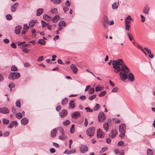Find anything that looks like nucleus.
<instances>
[{"label":"nucleus","instance_id":"1","mask_svg":"<svg viewBox=\"0 0 155 155\" xmlns=\"http://www.w3.org/2000/svg\"><path fill=\"white\" fill-rule=\"evenodd\" d=\"M124 64L123 61L121 59L113 60L112 64L114 69V72L117 73L121 71L124 73H128L130 71V70L126 65H123Z\"/></svg>","mask_w":155,"mask_h":155},{"label":"nucleus","instance_id":"2","mask_svg":"<svg viewBox=\"0 0 155 155\" xmlns=\"http://www.w3.org/2000/svg\"><path fill=\"white\" fill-rule=\"evenodd\" d=\"M20 73L18 72H12L10 73L8 78L10 79L13 80L19 78L20 77Z\"/></svg>","mask_w":155,"mask_h":155},{"label":"nucleus","instance_id":"3","mask_svg":"<svg viewBox=\"0 0 155 155\" xmlns=\"http://www.w3.org/2000/svg\"><path fill=\"white\" fill-rule=\"evenodd\" d=\"M95 128L91 127L88 128L86 131V134L89 137L93 136L94 134Z\"/></svg>","mask_w":155,"mask_h":155},{"label":"nucleus","instance_id":"4","mask_svg":"<svg viewBox=\"0 0 155 155\" xmlns=\"http://www.w3.org/2000/svg\"><path fill=\"white\" fill-rule=\"evenodd\" d=\"M126 126L124 123L120 124L119 126V131L120 133H125Z\"/></svg>","mask_w":155,"mask_h":155},{"label":"nucleus","instance_id":"5","mask_svg":"<svg viewBox=\"0 0 155 155\" xmlns=\"http://www.w3.org/2000/svg\"><path fill=\"white\" fill-rule=\"evenodd\" d=\"M98 121L99 122H103L105 119L106 117L105 114L103 112H101L98 114Z\"/></svg>","mask_w":155,"mask_h":155},{"label":"nucleus","instance_id":"6","mask_svg":"<svg viewBox=\"0 0 155 155\" xmlns=\"http://www.w3.org/2000/svg\"><path fill=\"white\" fill-rule=\"evenodd\" d=\"M126 73L121 71L119 73L120 76L121 80L123 81H125L127 78V75Z\"/></svg>","mask_w":155,"mask_h":155},{"label":"nucleus","instance_id":"7","mask_svg":"<svg viewBox=\"0 0 155 155\" xmlns=\"http://www.w3.org/2000/svg\"><path fill=\"white\" fill-rule=\"evenodd\" d=\"M80 150L81 153H84L88 150L87 147L85 145H81L80 147Z\"/></svg>","mask_w":155,"mask_h":155},{"label":"nucleus","instance_id":"8","mask_svg":"<svg viewBox=\"0 0 155 155\" xmlns=\"http://www.w3.org/2000/svg\"><path fill=\"white\" fill-rule=\"evenodd\" d=\"M104 133L101 129H98L97 131V136L98 138H102L104 137Z\"/></svg>","mask_w":155,"mask_h":155},{"label":"nucleus","instance_id":"9","mask_svg":"<svg viewBox=\"0 0 155 155\" xmlns=\"http://www.w3.org/2000/svg\"><path fill=\"white\" fill-rule=\"evenodd\" d=\"M81 116V114L78 111H75L71 115L72 118L76 119Z\"/></svg>","mask_w":155,"mask_h":155},{"label":"nucleus","instance_id":"10","mask_svg":"<svg viewBox=\"0 0 155 155\" xmlns=\"http://www.w3.org/2000/svg\"><path fill=\"white\" fill-rule=\"evenodd\" d=\"M117 134L115 130H112L109 135V136L110 138L113 139L116 136Z\"/></svg>","mask_w":155,"mask_h":155},{"label":"nucleus","instance_id":"11","mask_svg":"<svg viewBox=\"0 0 155 155\" xmlns=\"http://www.w3.org/2000/svg\"><path fill=\"white\" fill-rule=\"evenodd\" d=\"M150 10V7L149 6L147 5L143 8V12L145 14L148 15L149 14Z\"/></svg>","mask_w":155,"mask_h":155},{"label":"nucleus","instance_id":"12","mask_svg":"<svg viewBox=\"0 0 155 155\" xmlns=\"http://www.w3.org/2000/svg\"><path fill=\"white\" fill-rule=\"evenodd\" d=\"M18 5L19 4L18 3H15L11 7V12H15Z\"/></svg>","mask_w":155,"mask_h":155},{"label":"nucleus","instance_id":"13","mask_svg":"<svg viewBox=\"0 0 155 155\" xmlns=\"http://www.w3.org/2000/svg\"><path fill=\"white\" fill-rule=\"evenodd\" d=\"M0 112L3 114H8L9 110L7 108L4 107L0 108Z\"/></svg>","mask_w":155,"mask_h":155},{"label":"nucleus","instance_id":"14","mask_svg":"<svg viewBox=\"0 0 155 155\" xmlns=\"http://www.w3.org/2000/svg\"><path fill=\"white\" fill-rule=\"evenodd\" d=\"M59 115L61 118L65 117L67 114V111L66 110H62L59 113Z\"/></svg>","mask_w":155,"mask_h":155},{"label":"nucleus","instance_id":"15","mask_svg":"<svg viewBox=\"0 0 155 155\" xmlns=\"http://www.w3.org/2000/svg\"><path fill=\"white\" fill-rule=\"evenodd\" d=\"M58 130V128H54L51 130V137L54 138L56 137Z\"/></svg>","mask_w":155,"mask_h":155},{"label":"nucleus","instance_id":"16","mask_svg":"<svg viewBox=\"0 0 155 155\" xmlns=\"http://www.w3.org/2000/svg\"><path fill=\"white\" fill-rule=\"evenodd\" d=\"M43 39H40L39 40L37 43L38 44H40L42 45H45L46 44V41H45V40H46V38L45 37H43Z\"/></svg>","mask_w":155,"mask_h":155},{"label":"nucleus","instance_id":"17","mask_svg":"<svg viewBox=\"0 0 155 155\" xmlns=\"http://www.w3.org/2000/svg\"><path fill=\"white\" fill-rule=\"evenodd\" d=\"M70 68L72 70L73 73L76 74L78 71V69L76 66L74 64H72L70 65Z\"/></svg>","mask_w":155,"mask_h":155},{"label":"nucleus","instance_id":"18","mask_svg":"<svg viewBox=\"0 0 155 155\" xmlns=\"http://www.w3.org/2000/svg\"><path fill=\"white\" fill-rule=\"evenodd\" d=\"M131 18L130 16H129L126 17L125 19V25H129V24L130 22Z\"/></svg>","mask_w":155,"mask_h":155},{"label":"nucleus","instance_id":"19","mask_svg":"<svg viewBox=\"0 0 155 155\" xmlns=\"http://www.w3.org/2000/svg\"><path fill=\"white\" fill-rule=\"evenodd\" d=\"M21 28V27L20 26H17L15 29V33L16 34H18L20 32V31Z\"/></svg>","mask_w":155,"mask_h":155},{"label":"nucleus","instance_id":"20","mask_svg":"<svg viewBox=\"0 0 155 155\" xmlns=\"http://www.w3.org/2000/svg\"><path fill=\"white\" fill-rule=\"evenodd\" d=\"M127 78L130 81H133L134 80V77L133 74L131 73H130Z\"/></svg>","mask_w":155,"mask_h":155},{"label":"nucleus","instance_id":"21","mask_svg":"<svg viewBox=\"0 0 155 155\" xmlns=\"http://www.w3.org/2000/svg\"><path fill=\"white\" fill-rule=\"evenodd\" d=\"M21 122L22 125H25L28 124V120L27 118H24L21 120Z\"/></svg>","mask_w":155,"mask_h":155},{"label":"nucleus","instance_id":"22","mask_svg":"<svg viewBox=\"0 0 155 155\" xmlns=\"http://www.w3.org/2000/svg\"><path fill=\"white\" fill-rule=\"evenodd\" d=\"M119 5V3L118 2H114L112 5V9L114 10L117 9Z\"/></svg>","mask_w":155,"mask_h":155},{"label":"nucleus","instance_id":"23","mask_svg":"<svg viewBox=\"0 0 155 155\" xmlns=\"http://www.w3.org/2000/svg\"><path fill=\"white\" fill-rule=\"evenodd\" d=\"M103 128L105 130L106 132H107L108 130V122H105L103 124Z\"/></svg>","mask_w":155,"mask_h":155},{"label":"nucleus","instance_id":"24","mask_svg":"<svg viewBox=\"0 0 155 155\" xmlns=\"http://www.w3.org/2000/svg\"><path fill=\"white\" fill-rule=\"evenodd\" d=\"M69 109H73L75 107V104L73 101L71 100L70 101L69 103Z\"/></svg>","mask_w":155,"mask_h":155},{"label":"nucleus","instance_id":"25","mask_svg":"<svg viewBox=\"0 0 155 155\" xmlns=\"http://www.w3.org/2000/svg\"><path fill=\"white\" fill-rule=\"evenodd\" d=\"M43 12V9L41 8H40L38 9L37 10L36 15L37 16L40 15Z\"/></svg>","mask_w":155,"mask_h":155},{"label":"nucleus","instance_id":"26","mask_svg":"<svg viewBox=\"0 0 155 155\" xmlns=\"http://www.w3.org/2000/svg\"><path fill=\"white\" fill-rule=\"evenodd\" d=\"M43 18L45 20L47 21H50L51 20V17H50L47 15H44L43 16Z\"/></svg>","mask_w":155,"mask_h":155},{"label":"nucleus","instance_id":"27","mask_svg":"<svg viewBox=\"0 0 155 155\" xmlns=\"http://www.w3.org/2000/svg\"><path fill=\"white\" fill-rule=\"evenodd\" d=\"M59 15H56L52 19V21L53 22H55L59 20Z\"/></svg>","mask_w":155,"mask_h":155},{"label":"nucleus","instance_id":"28","mask_svg":"<svg viewBox=\"0 0 155 155\" xmlns=\"http://www.w3.org/2000/svg\"><path fill=\"white\" fill-rule=\"evenodd\" d=\"M61 135L59 136L58 138L61 140H64L66 139L67 137L64 135V133L61 134Z\"/></svg>","mask_w":155,"mask_h":155},{"label":"nucleus","instance_id":"29","mask_svg":"<svg viewBox=\"0 0 155 155\" xmlns=\"http://www.w3.org/2000/svg\"><path fill=\"white\" fill-rule=\"evenodd\" d=\"M103 22H105L107 24H109V21L108 20V17L106 15H104L103 19Z\"/></svg>","mask_w":155,"mask_h":155},{"label":"nucleus","instance_id":"30","mask_svg":"<svg viewBox=\"0 0 155 155\" xmlns=\"http://www.w3.org/2000/svg\"><path fill=\"white\" fill-rule=\"evenodd\" d=\"M50 12L52 14H57L58 13V10L57 8L52 9L50 11Z\"/></svg>","mask_w":155,"mask_h":155},{"label":"nucleus","instance_id":"31","mask_svg":"<svg viewBox=\"0 0 155 155\" xmlns=\"http://www.w3.org/2000/svg\"><path fill=\"white\" fill-rule=\"evenodd\" d=\"M66 25V23L64 21H61L58 23V25L60 27H65Z\"/></svg>","mask_w":155,"mask_h":155},{"label":"nucleus","instance_id":"32","mask_svg":"<svg viewBox=\"0 0 155 155\" xmlns=\"http://www.w3.org/2000/svg\"><path fill=\"white\" fill-rule=\"evenodd\" d=\"M68 102V98H64L61 101V104L62 105H64L66 104Z\"/></svg>","mask_w":155,"mask_h":155},{"label":"nucleus","instance_id":"33","mask_svg":"<svg viewBox=\"0 0 155 155\" xmlns=\"http://www.w3.org/2000/svg\"><path fill=\"white\" fill-rule=\"evenodd\" d=\"M100 107V106L99 104H96L95 106L93 108V110L94 111H97L99 109Z\"/></svg>","mask_w":155,"mask_h":155},{"label":"nucleus","instance_id":"34","mask_svg":"<svg viewBox=\"0 0 155 155\" xmlns=\"http://www.w3.org/2000/svg\"><path fill=\"white\" fill-rule=\"evenodd\" d=\"M147 155H153L152 150L150 148H148L147 150Z\"/></svg>","mask_w":155,"mask_h":155},{"label":"nucleus","instance_id":"35","mask_svg":"<svg viewBox=\"0 0 155 155\" xmlns=\"http://www.w3.org/2000/svg\"><path fill=\"white\" fill-rule=\"evenodd\" d=\"M15 116L18 119H20L22 117V115L21 113H17Z\"/></svg>","mask_w":155,"mask_h":155},{"label":"nucleus","instance_id":"36","mask_svg":"<svg viewBox=\"0 0 155 155\" xmlns=\"http://www.w3.org/2000/svg\"><path fill=\"white\" fill-rule=\"evenodd\" d=\"M35 22L33 20H31L29 23V26L31 27H33L35 25Z\"/></svg>","mask_w":155,"mask_h":155},{"label":"nucleus","instance_id":"37","mask_svg":"<svg viewBox=\"0 0 155 155\" xmlns=\"http://www.w3.org/2000/svg\"><path fill=\"white\" fill-rule=\"evenodd\" d=\"M103 89V87H101L96 86L95 87V91L98 92L99 91H101Z\"/></svg>","mask_w":155,"mask_h":155},{"label":"nucleus","instance_id":"38","mask_svg":"<svg viewBox=\"0 0 155 155\" xmlns=\"http://www.w3.org/2000/svg\"><path fill=\"white\" fill-rule=\"evenodd\" d=\"M61 1V0H51V1L53 2V3L55 4H59Z\"/></svg>","mask_w":155,"mask_h":155},{"label":"nucleus","instance_id":"39","mask_svg":"<svg viewBox=\"0 0 155 155\" xmlns=\"http://www.w3.org/2000/svg\"><path fill=\"white\" fill-rule=\"evenodd\" d=\"M2 122L3 124H7L8 123L9 120L8 119L4 118L2 119Z\"/></svg>","mask_w":155,"mask_h":155},{"label":"nucleus","instance_id":"40","mask_svg":"<svg viewBox=\"0 0 155 155\" xmlns=\"http://www.w3.org/2000/svg\"><path fill=\"white\" fill-rule=\"evenodd\" d=\"M108 149V148L107 147H105L102 148L100 152L99 153H101L103 152H104L105 150H107Z\"/></svg>","mask_w":155,"mask_h":155},{"label":"nucleus","instance_id":"41","mask_svg":"<svg viewBox=\"0 0 155 155\" xmlns=\"http://www.w3.org/2000/svg\"><path fill=\"white\" fill-rule=\"evenodd\" d=\"M41 22L42 24V27L43 28L47 26L48 25V23H46L43 20L41 21Z\"/></svg>","mask_w":155,"mask_h":155},{"label":"nucleus","instance_id":"42","mask_svg":"<svg viewBox=\"0 0 155 155\" xmlns=\"http://www.w3.org/2000/svg\"><path fill=\"white\" fill-rule=\"evenodd\" d=\"M6 18L7 20H10L12 19V16L10 14H8L6 15Z\"/></svg>","mask_w":155,"mask_h":155},{"label":"nucleus","instance_id":"43","mask_svg":"<svg viewBox=\"0 0 155 155\" xmlns=\"http://www.w3.org/2000/svg\"><path fill=\"white\" fill-rule=\"evenodd\" d=\"M74 132V125L73 124L70 128V132L71 134L73 133Z\"/></svg>","mask_w":155,"mask_h":155},{"label":"nucleus","instance_id":"44","mask_svg":"<svg viewBox=\"0 0 155 155\" xmlns=\"http://www.w3.org/2000/svg\"><path fill=\"white\" fill-rule=\"evenodd\" d=\"M8 86L10 90H11L12 88L15 87V85L13 83H12L9 84Z\"/></svg>","mask_w":155,"mask_h":155},{"label":"nucleus","instance_id":"45","mask_svg":"<svg viewBox=\"0 0 155 155\" xmlns=\"http://www.w3.org/2000/svg\"><path fill=\"white\" fill-rule=\"evenodd\" d=\"M70 121L68 120H66L65 121L63 122V124L64 126H67L68 124H69L70 123Z\"/></svg>","mask_w":155,"mask_h":155},{"label":"nucleus","instance_id":"46","mask_svg":"<svg viewBox=\"0 0 155 155\" xmlns=\"http://www.w3.org/2000/svg\"><path fill=\"white\" fill-rule=\"evenodd\" d=\"M94 88H91L88 90V93L89 94H91L94 93Z\"/></svg>","mask_w":155,"mask_h":155},{"label":"nucleus","instance_id":"47","mask_svg":"<svg viewBox=\"0 0 155 155\" xmlns=\"http://www.w3.org/2000/svg\"><path fill=\"white\" fill-rule=\"evenodd\" d=\"M96 96V94H94L93 95L90 96L88 98V99L90 101H92L93 99H95Z\"/></svg>","mask_w":155,"mask_h":155},{"label":"nucleus","instance_id":"48","mask_svg":"<svg viewBox=\"0 0 155 155\" xmlns=\"http://www.w3.org/2000/svg\"><path fill=\"white\" fill-rule=\"evenodd\" d=\"M106 94V91H104L101 92L99 95V97H103Z\"/></svg>","mask_w":155,"mask_h":155},{"label":"nucleus","instance_id":"49","mask_svg":"<svg viewBox=\"0 0 155 155\" xmlns=\"http://www.w3.org/2000/svg\"><path fill=\"white\" fill-rule=\"evenodd\" d=\"M11 70L12 71H17L18 69L15 65H12L11 67Z\"/></svg>","mask_w":155,"mask_h":155},{"label":"nucleus","instance_id":"50","mask_svg":"<svg viewBox=\"0 0 155 155\" xmlns=\"http://www.w3.org/2000/svg\"><path fill=\"white\" fill-rule=\"evenodd\" d=\"M113 120L114 122L116 124H118L120 123V120L118 119L114 118L113 119Z\"/></svg>","mask_w":155,"mask_h":155},{"label":"nucleus","instance_id":"51","mask_svg":"<svg viewBox=\"0 0 155 155\" xmlns=\"http://www.w3.org/2000/svg\"><path fill=\"white\" fill-rule=\"evenodd\" d=\"M16 105L17 107H21V104L20 101L19 100H18L16 102Z\"/></svg>","mask_w":155,"mask_h":155},{"label":"nucleus","instance_id":"52","mask_svg":"<svg viewBox=\"0 0 155 155\" xmlns=\"http://www.w3.org/2000/svg\"><path fill=\"white\" fill-rule=\"evenodd\" d=\"M58 129L61 134L64 133V130L62 127H59Z\"/></svg>","mask_w":155,"mask_h":155},{"label":"nucleus","instance_id":"53","mask_svg":"<svg viewBox=\"0 0 155 155\" xmlns=\"http://www.w3.org/2000/svg\"><path fill=\"white\" fill-rule=\"evenodd\" d=\"M75 152V150L74 149L73 150L68 151L67 154L74 153Z\"/></svg>","mask_w":155,"mask_h":155},{"label":"nucleus","instance_id":"54","mask_svg":"<svg viewBox=\"0 0 155 155\" xmlns=\"http://www.w3.org/2000/svg\"><path fill=\"white\" fill-rule=\"evenodd\" d=\"M85 109L86 110V111L87 112H92L93 111V110L89 107H86L85 108Z\"/></svg>","mask_w":155,"mask_h":155},{"label":"nucleus","instance_id":"55","mask_svg":"<svg viewBox=\"0 0 155 155\" xmlns=\"http://www.w3.org/2000/svg\"><path fill=\"white\" fill-rule=\"evenodd\" d=\"M63 9L64 12L65 13H66V12L69 10V8L67 6H64L63 7Z\"/></svg>","mask_w":155,"mask_h":155},{"label":"nucleus","instance_id":"56","mask_svg":"<svg viewBox=\"0 0 155 155\" xmlns=\"http://www.w3.org/2000/svg\"><path fill=\"white\" fill-rule=\"evenodd\" d=\"M11 123H12V124L13 126L15 125V127L18 125L17 122L16 121H13Z\"/></svg>","mask_w":155,"mask_h":155},{"label":"nucleus","instance_id":"57","mask_svg":"<svg viewBox=\"0 0 155 155\" xmlns=\"http://www.w3.org/2000/svg\"><path fill=\"white\" fill-rule=\"evenodd\" d=\"M29 29V27L27 24H25L23 26V29H25L28 30Z\"/></svg>","mask_w":155,"mask_h":155},{"label":"nucleus","instance_id":"58","mask_svg":"<svg viewBox=\"0 0 155 155\" xmlns=\"http://www.w3.org/2000/svg\"><path fill=\"white\" fill-rule=\"evenodd\" d=\"M140 17L141 19V21L142 22H144L145 20V17L142 15H140Z\"/></svg>","mask_w":155,"mask_h":155},{"label":"nucleus","instance_id":"59","mask_svg":"<svg viewBox=\"0 0 155 155\" xmlns=\"http://www.w3.org/2000/svg\"><path fill=\"white\" fill-rule=\"evenodd\" d=\"M65 4L66 6L68 7L70 6L71 4L68 0H67L65 2Z\"/></svg>","mask_w":155,"mask_h":155},{"label":"nucleus","instance_id":"60","mask_svg":"<svg viewBox=\"0 0 155 155\" xmlns=\"http://www.w3.org/2000/svg\"><path fill=\"white\" fill-rule=\"evenodd\" d=\"M107 24V23H106L105 22H103V27L105 29H107V28L108 25Z\"/></svg>","mask_w":155,"mask_h":155},{"label":"nucleus","instance_id":"61","mask_svg":"<svg viewBox=\"0 0 155 155\" xmlns=\"http://www.w3.org/2000/svg\"><path fill=\"white\" fill-rule=\"evenodd\" d=\"M9 134V132L8 131H6L4 133L3 135L4 137H7Z\"/></svg>","mask_w":155,"mask_h":155},{"label":"nucleus","instance_id":"62","mask_svg":"<svg viewBox=\"0 0 155 155\" xmlns=\"http://www.w3.org/2000/svg\"><path fill=\"white\" fill-rule=\"evenodd\" d=\"M121 134L119 135V137H120L121 139H123L125 136V133H120Z\"/></svg>","mask_w":155,"mask_h":155},{"label":"nucleus","instance_id":"63","mask_svg":"<svg viewBox=\"0 0 155 155\" xmlns=\"http://www.w3.org/2000/svg\"><path fill=\"white\" fill-rule=\"evenodd\" d=\"M86 97L84 95H81L80 97V98L82 100H85L86 99Z\"/></svg>","mask_w":155,"mask_h":155},{"label":"nucleus","instance_id":"64","mask_svg":"<svg viewBox=\"0 0 155 155\" xmlns=\"http://www.w3.org/2000/svg\"><path fill=\"white\" fill-rule=\"evenodd\" d=\"M61 108V106L60 105H58L56 107V110L57 111H59Z\"/></svg>","mask_w":155,"mask_h":155}]
</instances>
